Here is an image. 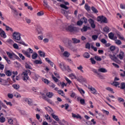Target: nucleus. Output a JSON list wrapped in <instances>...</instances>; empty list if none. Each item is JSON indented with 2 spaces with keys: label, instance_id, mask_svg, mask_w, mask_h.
I'll use <instances>...</instances> for the list:
<instances>
[{
  "label": "nucleus",
  "instance_id": "obj_9",
  "mask_svg": "<svg viewBox=\"0 0 125 125\" xmlns=\"http://www.w3.org/2000/svg\"><path fill=\"white\" fill-rule=\"evenodd\" d=\"M108 56L109 58H110V59L112 60V61H114V62H116V63H118V62H117L118 58H117V57H116V55H115L114 54L113 55L109 54Z\"/></svg>",
  "mask_w": 125,
  "mask_h": 125
},
{
  "label": "nucleus",
  "instance_id": "obj_42",
  "mask_svg": "<svg viewBox=\"0 0 125 125\" xmlns=\"http://www.w3.org/2000/svg\"><path fill=\"white\" fill-rule=\"evenodd\" d=\"M91 10H92L94 13H98V10H97V9L93 6L91 7Z\"/></svg>",
  "mask_w": 125,
  "mask_h": 125
},
{
  "label": "nucleus",
  "instance_id": "obj_2",
  "mask_svg": "<svg viewBox=\"0 0 125 125\" xmlns=\"http://www.w3.org/2000/svg\"><path fill=\"white\" fill-rule=\"evenodd\" d=\"M29 74H31V71L30 70H24L21 74L22 80L25 83H26L27 81H28L29 79H30L29 76H28Z\"/></svg>",
  "mask_w": 125,
  "mask_h": 125
},
{
  "label": "nucleus",
  "instance_id": "obj_34",
  "mask_svg": "<svg viewBox=\"0 0 125 125\" xmlns=\"http://www.w3.org/2000/svg\"><path fill=\"white\" fill-rule=\"evenodd\" d=\"M14 96L15 97H16V98H21V95H20L18 92H15Z\"/></svg>",
  "mask_w": 125,
  "mask_h": 125
},
{
  "label": "nucleus",
  "instance_id": "obj_31",
  "mask_svg": "<svg viewBox=\"0 0 125 125\" xmlns=\"http://www.w3.org/2000/svg\"><path fill=\"white\" fill-rule=\"evenodd\" d=\"M110 31H111V30L110 29V28L108 26H105L104 28V33H109V32H110Z\"/></svg>",
  "mask_w": 125,
  "mask_h": 125
},
{
  "label": "nucleus",
  "instance_id": "obj_6",
  "mask_svg": "<svg viewBox=\"0 0 125 125\" xmlns=\"http://www.w3.org/2000/svg\"><path fill=\"white\" fill-rule=\"evenodd\" d=\"M8 123L9 125H19L18 124H17V120L16 119H9L8 120Z\"/></svg>",
  "mask_w": 125,
  "mask_h": 125
},
{
  "label": "nucleus",
  "instance_id": "obj_11",
  "mask_svg": "<svg viewBox=\"0 0 125 125\" xmlns=\"http://www.w3.org/2000/svg\"><path fill=\"white\" fill-rule=\"evenodd\" d=\"M59 66L62 71H66V65L64 62H61L59 63Z\"/></svg>",
  "mask_w": 125,
  "mask_h": 125
},
{
  "label": "nucleus",
  "instance_id": "obj_30",
  "mask_svg": "<svg viewBox=\"0 0 125 125\" xmlns=\"http://www.w3.org/2000/svg\"><path fill=\"white\" fill-rule=\"evenodd\" d=\"M46 95L49 98H52V96H53L54 94L53 93L49 92L46 93Z\"/></svg>",
  "mask_w": 125,
  "mask_h": 125
},
{
  "label": "nucleus",
  "instance_id": "obj_38",
  "mask_svg": "<svg viewBox=\"0 0 125 125\" xmlns=\"http://www.w3.org/2000/svg\"><path fill=\"white\" fill-rule=\"evenodd\" d=\"M118 38L119 39V40H121L122 41H125V38L124 37V36H121V35H120L119 34H118L117 35Z\"/></svg>",
  "mask_w": 125,
  "mask_h": 125
},
{
  "label": "nucleus",
  "instance_id": "obj_61",
  "mask_svg": "<svg viewBox=\"0 0 125 125\" xmlns=\"http://www.w3.org/2000/svg\"><path fill=\"white\" fill-rule=\"evenodd\" d=\"M85 48H87V49H90V43L87 42L85 44Z\"/></svg>",
  "mask_w": 125,
  "mask_h": 125
},
{
  "label": "nucleus",
  "instance_id": "obj_51",
  "mask_svg": "<svg viewBox=\"0 0 125 125\" xmlns=\"http://www.w3.org/2000/svg\"><path fill=\"white\" fill-rule=\"evenodd\" d=\"M90 60L91 61V63L92 64H93V65L96 64V61H95V60H94V59L92 58H91L90 59Z\"/></svg>",
  "mask_w": 125,
  "mask_h": 125
},
{
  "label": "nucleus",
  "instance_id": "obj_54",
  "mask_svg": "<svg viewBox=\"0 0 125 125\" xmlns=\"http://www.w3.org/2000/svg\"><path fill=\"white\" fill-rule=\"evenodd\" d=\"M77 69L78 70H80L81 72H82V73L84 72L83 70V66L80 65L79 67H77Z\"/></svg>",
  "mask_w": 125,
  "mask_h": 125
},
{
  "label": "nucleus",
  "instance_id": "obj_25",
  "mask_svg": "<svg viewBox=\"0 0 125 125\" xmlns=\"http://www.w3.org/2000/svg\"><path fill=\"white\" fill-rule=\"evenodd\" d=\"M108 37L110 40H113V41H115V39H114V33L110 32L108 34Z\"/></svg>",
  "mask_w": 125,
  "mask_h": 125
},
{
  "label": "nucleus",
  "instance_id": "obj_57",
  "mask_svg": "<svg viewBox=\"0 0 125 125\" xmlns=\"http://www.w3.org/2000/svg\"><path fill=\"white\" fill-rule=\"evenodd\" d=\"M13 46L14 48H15V49H18L19 48V46H18V44L17 43H14L13 44Z\"/></svg>",
  "mask_w": 125,
  "mask_h": 125
},
{
  "label": "nucleus",
  "instance_id": "obj_62",
  "mask_svg": "<svg viewBox=\"0 0 125 125\" xmlns=\"http://www.w3.org/2000/svg\"><path fill=\"white\" fill-rule=\"evenodd\" d=\"M19 57L22 60H25V57L22 54H19Z\"/></svg>",
  "mask_w": 125,
  "mask_h": 125
},
{
  "label": "nucleus",
  "instance_id": "obj_60",
  "mask_svg": "<svg viewBox=\"0 0 125 125\" xmlns=\"http://www.w3.org/2000/svg\"><path fill=\"white\" fill-rule=\"evenodd\" d=\"M80 103L82 104V105H84L85 104V101H84V99H80Z\"/></svg>",
  "mask_w": 125,
  "mask_h": 125
},
{
  "label": "nucleus",
  "instance_id": "obj_20",
  "mask_svg": "<svg viewBox=\"0 0 125 125\" xmlns=\"http://www.w3.org/2000/svg\"><path fill=\"white\" fill-rule=\"evenodd\" d=\"M110 50H111V51H114V50H115L116 49V50H117V52H119V48H116V47L115 46H111L110 47Z\"/></svg>",
  "mask_w": 125,
  "mask_h": 125
},
{
  "label": "nucleus",
  "instance_id": "obj_59",
  "mask_svg": "<svg viewBox=\"0 0 125 125\" xmlns=\"http://www.w3.org/2000/svg\"><path fill=\"white\" fill-rule=\"evenodd\" d=\"M48 85L49 86H50V87H52V88H54V87H55V84H54V83H50Z\"/></svg>",
  "mask_w": 125,
  "mask_h": 125
},
{
  "label": "nucleus",
  "instance_id": "obj_53",
  "mask_svg": "<svg viewBox=\"0 0 125 125\" xmlns=\"http://www.w3.org/2000/svg\"><path fill=\"white\" fill-rule=\"evenodd\" d=\"M34 63L35 64H42V61H40V60H35L34 61Z\"/></svg>",
  "mask_w": 125,
  "mask_h": 125
},
{
  "label": "nucleus",
  "instance_id": "obj_47",
  "mask_svg": "<svg viewBox=\"0 0 125 125\" xmlns=\"http://www.w3.org/2000/svg\"><path fill=\"white\" fill-rule=\"evenodd\" d=\"M84 8L87 10V11H90V6H88L87 4L84 5Z\"/></svg>",
  "mask_w": 125,
  "mask_h": 125
},
{
  "label": "nucleus",
  "instance_id": "obj_56",
  "mask_svg": "<svg viewBox=\"0 0 125 125\" xmlns=\"http://www.w3.org/2000/svg\"><path fill=\"white\" fill-rule=\"evenodd\" d=\"M102 111L104 114H105V115H107V116H108V115H109V111H108L105 109H103Z\"/></svg>",
  "mask_w": 125,
  "mask_h": 125
},
{
  "label": "nucleus",
  "instance_id": "obj_27",
  "mask_svg": "<svg viewBox=\"0 0 125 125\" xmlns=\"http://www.w3.org/2000/svg\"><path fill=\"white\" fill-rule=\"evenodd\" d=\"M121 89H125V83L124 82L121 83L120 86H119Z\"/></svg>",
  "mask_w": 125,
  "mask_h": 125
},
{
  "label": "nucleus",
  "instance_id": "obj_36",
  "mask_svg": "<svg viewBox=\"0 0 125 125\" xmlns=\"http://www.w3.org/2000/svg\"><path fill=\"white\" fill-rule=\"evenodd\" d=\"M72 41H73L74 43H79L81 42V41H80V40H78L76 38H72Z\"/></svg>",
  "mask_w": 125,
  "mask_h": 125
},
{
  "label": "nucleus",
  "instance_id": "obj_15",
  "mask_svg": "<svg viewBox=\"0 0 125 125\" xmlns=\"http://www.w3.org/2000/svg\"><path fill=\"white\" fill-rule=\"evenodd\" d=\"M32 79H33V80H34L36 81H38V79H39V78H40V76H39V75L36 74L35 73H33L32 74Z\"/></svg>",
  "mask_w": 125,
  "mask_h": 125
},
{
  "label": "nucleus",
  "instance_id": "obj_63",
  "mask_svg": "<svg viewBox=\"0 0 125 125\" xmlns=\"http://www.w3.org/2000/svg\"><path fill=\"white\" fill-rule=\"evenodd\" d=\"M7 97L9 99H12L13 98V94H11V93H8L7 94Z\"/></svg>",
  "mask_w": 125,
  "mask_h": 125
},
{
  "label": "nucleus",
  "instance_id": "obj_7",
  "mask_svg": "<svg viewBox=\"0 0 125 125\" xmlns=\"http://www.w3.org/2000/svg\"><path fill=\"white\" fill-rule=\"evenodd\" d=\"M24 101L28 104L29 106H33L34 103H33V100L30 98H25Z\"/></svg>",
  "mask_w": 125,
  "mask_h": 125
},
{
  "label": "nucleus",
  "instance_id": "obj_37",
  "mask_svg": "<svg viewBox=\"0 0 125 125\" xmlns=\"http://www.w3.org/2000/svg\"><path fill=\"white\" fill-rule=\"evenodd\" d=\"M94 59H95V60H96V61H102V59L101 58V57H100V56H95L94 57Z\"/></svg>",
  "mask_w": 125,
  "mask_h": 125
},
{
  "label": "nucleus",
  "instance_id": "obj_41",
  "mask_svg": "<svg viewBox=\"0 0 125 125\" xmlns=\"http://www.w3.org/2000/svg\"><path fill=\"white\" fill-rule=\"evenodd\" d=\"M58 93H59V94H60V95H61L62 96H64L65 95L64 92L62 90H59L58 91Z\"/></svg>",
  "mask_w": 125,
  "mask_h": 125
},
{
  "label": "nucleus",
  "instance_id": "obj_52",
  "mask_svg": "<svg viewBox=\"0 0 125 125\" xmlns=\"http://www.w3.org/2000/svg\"><path fill=\"white\" fill-rule=\"evenodd\" d=\"M4 102L6 103V105H8L9 106H12V104L10 102H7L6 100H4Z\"/></svg>",
  "mask_w": 125,
  "mask_h": 125
},
{
  "label": "nucleus",
  "instance_id": "obj_55",
  "mask_svg": "<svg viewBox=\"0 0 125 125\" xmlns=\"http://www.w3.org/2000/svg\"><path fill=\"white\" fill-rule=\"evenodd\" d=\"M52 79L55 82V83L58 82V79L56 78V77H54V75H52Z\"/></svg>",
  "mask_w": 125,
  "mask_h": 125
},
{
  "label": "nucleus",
  "instance_id": "obj_21",
  "mask_svg": "<svg viewBox=\"0 0 125 125\" xmlns=\"http://www.w3.org/2000/svg\"><path fill=\"white\" fill-rule=\"evenodd\" d=\"M83 57H84V58L88 59V58H89V57H90V55L88 52H85L83 54Z\"/></svg>",
  "mask_w": 125,
  "mask_h": 125
},
{
  "label": "nucleus",
  "instance_id": "obj_3",
  "mask_svg": "<svg viewBox=\"0 0 125 125\" xmlns=\"http://www.w3.org/2000/svg\"><path fill=\"white\" fill-rule=\"evenodd\" d=\"M6 54L8 56L9 58H10V59H12V60H15V59L19 60V59H20V58H19V57L15 54L13 52L7 51L6 52Z\"/></svg>",
  "mask_w": 125,
  "mask_h": 125
},
{
  "label": "nucleus",
  "instance_id": "obj_8",
  "mask_svg": "<svg viewBox=\"0 0 125 125\" xmlns=\"http://www.w3.org/2000/svg\"><path fill=\"white\" fill-rule=\"evenodd\" d=\"M88 21L89 24H90L91 28H92L93 29H95V27H96V26L95 25V24H94V20L90 18V19H89Z\"/></svg>",
  "mask_w": 125,
  "mask_h": 125
},
{
  "label": "nucleus",
  "instance_id": "obj_48",
  "mask_svg": "<svg viewBox=\"0 0 125 125\" xmlns=\"http://www.w3.org/2000/svg\"><path fill=\"white\" fill-rule=\"evenodd\" d=\"M42 81L45 83H46V84H49V83H50L48 80L46 79L43 78Z\"/></svg>",
  "mask_w": 125,
  "mask_h": 125
},
{
  "label": "nucleus",
  "instance_id": "obj_39",
  "mask_svg": "<svg viewBox=\"0 0 125 125\" xmlns=\"http://www.w3.org/2000/svg\"><path fill=\"white\" fill-rule=\"evenodd\" d=\"M5 74L6 75V76H7L8 77H10V76H11L12 72H11V71H10V70H7L5 72Z\"/></svg>",
  "mask_w": 125,
  "mask_h": 125
},
{
  "label": "nucleus",
  "instance_id": "obj_33",
  "mask_svg": "<svg viewBox=\"0 0 125 125\" xmlns=\"http://www.w3.org/2000/svg\"><path fill=\"white\" fill-rule=\"evenodd\" d=\"M31 57L32 59H37V58H38V54L36 52L33 53L32 55L31 56Z\"/></svg>",
  "mask_w": 125,
  "mask_h": 125
},
{
  "label": "nucleus",
  "instance_id": "obj_45",
  "mask_svg": "<svg viewBox=\"0 0 125 125\" xmlns=\"http://www.w3.org/2000/svg\"><path fill=\"white\" fill-rule=\"evenodd\" d=\"M106 90H108V91L111 92V93H115V92H114V90H113V89L110 87L106 88Z\"/></svg>",
  "mask_w": 125,
  "mask_h": 125
},
{
  "label": "nucleus",
  "instance_id": "obj_10",
  "mask_svg": "<svg viewBox=\"0 0 125 125\" xmlns=\"http://www.w3.org/2000/svg\"><path fill=\"white\" fill-rule=\"evenodd\" d=\"M117 57L120 60H123L125 57V52L123 51H120L119 54L117 55Z\"/></svg>",
  "mask_w": 125,
  "mask_h": 125
},
{
  "label": "nucleus",
  "instance_id": "obj_26",
  "mask_svg": "<svg viewBox=\"0 0 125 125\" xmlns=\"http://www.w3.org/2000/svg\"><path fill=\"white\" fill-rule=\"evenodd\" d=\"M98 72H101V73H107V71L104 68H101L98 69Z\"/></svg>",
  "mask_w": 125,
  "mask_h": 125
},
{
  "label": "nucleus",
  "instance_id": "obj_35",
  "mask_svg": "<svg viewBox=\"0 0 125 125\" xmlns=\"http://www.w3.org/2000/svg\"><path fill=\"white\" fill-rule=\"evenodd\" d=\"M115 42L116 44H117V45H121L122 44V41L120 40H115Z\"/></svg>",
  "mask_w": 125,
  "mask_h": 125
},
{
  "label": "nucleus",
  "instance_id": "obj_49",
  "mask_svg": "<svg viewBox=\"0 0 125 125\" xmlns=\"http://www.w3.org/2000/svg\"><path fill=\"white\" fill-rule=\"evenodd\" d=\"M5 122V118H4L3 116H1L0 118V123H3Z\"/></svg>",
  "mask_w": 125,
  "mask_h": 125
},
{
  "label": "nucleus",
  "instance_id": "obj_14",
  "mask_svg": "<svg viewBox=\"0 0 125 125\" xmlns=\"http://www.w3.org/2000/svg\"><path fill=\"white\" fill-rule=\"evenodd\" d=\"M88 89H89L90 91H91V93H93V94H97V91L93 87H88Z\"/></svg>",
  "mask_w": 125,
  "mask_h": 125
},
{
  "label": "nucleus",
  "instance_id": "obj_23",
  "mask_svg": "<svg viewBox=\"0 0 125 125\" xmlns=\"http://www.w3.org/2000/svg\"><path fill=\"white\" fill-rule=\"evenodd\" d=\"M63 56L64 57H69L71 54L68 51H64L62 54Z\"/></svg>",
  "mask_w": 125,
  "mask_h": 125
},
{
  "label": "nucleus",
  "instance_id": "obj_64",
  "mask_svg": "<svg viewBox=\"0 0 125 125\" xmlns=\"http://www.w3.org/2000/svg\"><path fill=\"white\" fill-rule=\"evenodd\" d=\"M120 8L121 9H125V4H120Z\"/></svg>",
  "mask_w": 125,
  "mask_h": 125
},
{
  "label": "nucleus",
  "instance_id": "obj_12",
  "mask_svg": "<svg viewBox=\"0 0 125 125\" xmlns=\"http://www.w3.org/2000/svg\"><path fill=\"white\" fill-rule=\"evenodd\" d=\"M0 36L1 38H2L3 39H6L7 37L5 32H4L1 28H0Z\"/></svg>",
  "mask_w": 125,
  "mask_h": 125
},
{
  "label": "nucleus",
  "instance_id": "obj_58",
  "mask_svg": "<svg viewBox=\"0 0 125 125\" xmlns=\"http://www.w3.org/2000/svg\"><path fill=\"white\" fill-rule=\"evenodd\" d=\"M60 6L62 7V8H64V9H68V8H69L68 7H67V6L64 5L63 4H61Z\"/></svg>",
  "mask_w": 125,
  "mask_h": 125
},
{
  "label": "nucleus",
  "instance_id": "obj_24",
  "mask_svg": "<svg viewBox=\"0 0 125 125\" xmlns=\"http://www.w3.org/2000/svg\"><path fill=\"white\" fill-rule=\"evenodd\" d=\"M0 84H2V85H6V81L0 78Z\"/></svg>",
  "mask_w": 125,
  "mask_h": 125
},
{
  "label": "nucleus",
  "instance_id": "obj_50",
  "mask_svg": "<svg viewBox=\"0 0 125 125\" xmlns=\"http://www.w3.org/2000/svg\"><path fill=\"white\" fill-rule=\"evenodd\" d=\"M64 79L65 80V81H66L67 83H68V84H71V83H72V81H71V80H70L67 77H64Z\"/></svg>",
  "mask_w": 125,
  "mask_h": 125
},
{
  "label": "nucleus",
  "instance_id": "obj_13",
  "mask_svg": "<svg viewBox=\"0 0 125 125\" xmlns=\"http://www.w3.org/2000/svg\"><path fill=\"white\" fill-rule=\"evenodd\" d=\"M3 26H4V27H5L6 29V31H7V32H8V31H10L11 32H13V29H12V28L7 26L6 24H5V23H2Z\"/></svg>",
  "mask_w": 125,
  "mask_h": 125
},
{
  "label": "nucleus",
  "instance_id": "obj_19",
  "mask_svg": "<svg viewBox=\"0 0 125 125\" xmlns=\"http://www.w3.org/2000/svg\"><path fill=\"white\" fill-rule=\"evenodd\" d=\"M77 88L78 90H79V91L80 92L81 94H82V95H83H83L85 93L84 92V90H83V89L79 87V86H77Z\"/></svg>",
  "mask_w": 125,
  "mask_h": 125
},
{
  "label": "nucleus",
  "instance_id": "obj_43",
  "mask_svg": "<svg viewBox=\"0 0 125 125\" xmlns=\"http://www.w3.org/2000/svg\"><path fill=\"white\" fill-rule=\"evenodd\" d=\"M60 84H61L62 88H64V86H67V84L65 83L64 82H60Z\"/></svg>",
  "mask_w": 125,
  "mask_h": 125
},
{
  "label": "nucleus",
  "instance_id": "obj_44",
  "mask_svg": "<svg viewBox=\"0 0 125 125\" xmlns=\"http://www.w3.org/2000/svg\"><path fill=\"white\" fill-rule=\"evenodd\" d=\"M12 86L15 89H19L20 88V85L19 84H13Z\"/></svg>",
  "mask_w": 125,
  "mask_h": 125
},
{
  "label": "nucleus",
  "instance_id": "obj_5",
  "mask_svg": "<svg viewBox=\"0 0 125 125\" xmlns=\"http://www.w3.org/2000/svg\"><path fill=\"white\" fill-rule=\"evenodd\" d=\"M98 22H101V23H107V18L103 16H98L97 17Z\"/></svg>",
  "mask_w": 125,
  "mask_h": 125
},
{
  "label": "nucleus",
  "instance_id": "obj_22",
  "mask_svg": "<svg viewBox=\"0 0 125 125\" xmlns=\"http://www.w3.org/2000/svg\"><path fill=\"white\" fill-rule=\"evenodd\" d=\"M51 116L52 117V118H53V119H54V120H55V121H56L57 122H59V118H58V116L56 115H55L54 114L52 113L51 114Z\"/></svg>",
  "mask_w": 125,
  "mask_h": 125
},
{
  "label": "nucleus",
  "instance_id": "obj_1",
  "mask_svg": "<svg viewBox=\"0 0 125 125\" xmlns=\"http://www.w3.org/2000/svg\"><path fill=\"white\" fill-rule=\"evenodd\" d=\"M13 40H14L16 42L22 44L24 46H28V44H26L25 42L21 39V33L17 32H14L12 34Z\"/></svg>",
  "mask_w": 125,
  "mask_h": 125
},
{
  "label": "nucleus",
  "instance_id": "obj_18",
  "mask_svg": "<svg viewBox=\"0 0 125 125\" xmlns=\"http://www.w3.org/2000/svg\"><path fill=\"white\" fill-rule=\"evenodd\" d=\"M72 117L76 118V119H80V120H82V116L79 114H76L74 113H72Z\"/></svg>",
  "mask_w": 125,
  "mask_h": 125
},
{
  "label": "nucleus",
  "instance_id": "obj_46",
  "mask_svg": "<svg viewBox=\"0 0 125 125\" xmlns=\"http://www.w3.org/2000/svg\"><path fill=\"white\" fill-rule=\"evenodd\" d=\"M62 13L66 18H68V12L65 10H63V12H62Z\"/></svg>",
  "mask_w": 125,
  "mask_h": 125
},
{
  "label": "nucleus",
  "instance_id": "obj_28",
  "mask_svg": "<svg viewBox=\"0 0 125 125\" xmlns=\"http://www.w3.org/2000/svg\"><path fill=\"white\" fill-rule=\"evenodd\" d=\"M88 29V27L86 25H84L82 29H81V32L83 33V32H86Z\"/></svg>",
  "mask_w": 125,
  "mask_h": 125
},
{
  "label": "nucleus",
  "instance_id": "obj_40",
  "mask_svg": "<svg viewBox=\"0 0 125 125\" xmlns=\"http://www.w3.org/2000/svg\"><path fill=\"white\" fill-rule=\"evenodd\" d=\"M69 77L70 78H71V79H77V76H76V75H75V74H74L73 73L70 74L69 75Z\"/></svg>",
  "mask_w": 125,
  "mask_h": 125
},
{
  "label": "nucleus",
  "instance_id": "obj_32",
  "mask_svg": "<svg viewBox=\"0 0 125 125\" xmlns=\"http://www.w3.org/2000/svg\"><path fill=\"white\" fill-rule=\"evenodd\" d=\"M6 42H7V43H9V44L12 45L14 43V41H13V40H12V39H8V40H7Z\"/></svg>",
  "mask_w": 125,
  "mask_h": 125
},
{
  "label": "nucleus",
  "instance_id": "obj_29",
  "mask_svg": "<svg viewBox=\"0 0 125 125\" xmlns=\"http://www.w3.org/2000/svg\"><path fill=\"white\" fill-rule=\"evenodd\" d=\"M38 53L40 56H41V57H44V56H45V53H44V52H42V51H39Z\"/></svg>",
  "mask_w": 125,
  "mask_h": 125
},
{
  "label": "nucleus",
  "instance_id": "obj_17",
  "mask_svg": "<svg viewBox=\"0 0 125 125\" xmlns=\"http://www.w3.org/2000/svg\"><path fill=\"white\" fill-rule=\"evenodd\" d=\"M42 28L41 26H38L36 29V31L39 35H42Z\"/></svg>",
  "mask_w": 125,
  "mask_h": 125
},
{
  "label": "nucleus",
  "instance_id": "obj_4",
  "mask_svg": "<svg viewBox=\"0 0 125 125\" xmlns=\"http://www.w3.org/2000/svg\"><path fill=\"white\" fill-rule=\"evenodd\" d=\"M22 52L24 55H25L26 57H28V58H31V53H33L34 52V51L33 49H31V48H29L27 51L25 50H22Z\"/></svg>",
  "mask_w": 125,
  "mask_h": 125
},
{
  "label": "nucleus",
  "instance_id": "obj_16",
  "mask_svg": "<svg viewBox=\"0 0 125 125\" xmlns=\"http://www.w3.org/2000/svg\"><path fill=\"white\" fill-rule=\"evenodd\" d=\"M66 30L69 32H74V31H75V28L73 25H69L67 27H66Z\"/></svg>",
  "mask_w": 125,
  "mask_h": 125
}]
</instances>
